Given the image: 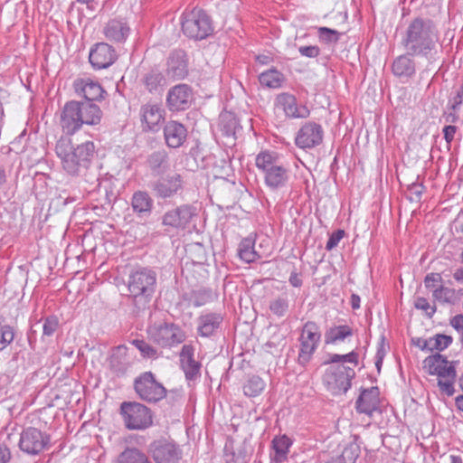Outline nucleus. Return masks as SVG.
I'll list each match as a JSON object with an SVG mask.
<instances>
[{
	"label": "nucleus",
	"mask_w": 463,
	"mask_h": 463,
	"mask_svg": "<svg viewBox=\"0 0 463 463\" xmlns=\"http://www.w3.org/2000/svg\"><path fill=\"white\" fill-rule=\"evenodd\" d=\"M439 31L436 23L427 17L411 19L404 29L401 44L412 56L429 60L436 52Z\"/></svg>",
	"instance_id": "obj_1"
},
{
	"label": "nucleus",
	"mask_w": 463,
	"mask_h": 463,
	"mask_svg": "<svg viewBox=\"0 0 463 463\" xmlns=\"http://www.w3.org/2000/svg\"><path fill=\"white\" fill-rule=\"evenodd\" d=\"M55 151L63 170L68 175L77 176L90 167L94 157L95 146L92 141L73 146L71 139L61 137L56 143Z\"/></svg>",
	"instance_id": "obj_2"
},
{
	"label": "nucleus",
	"mask_w": 463,
	"mask_h": 463,
	"mask_svg": "<svg viewBox=\"0 0 463 463\" xmlns=\"http://www.w3.org/2000/svg\"><path fill=\"white\" fill-rule=\"evenodd\" d=\"M157 276L148 268L132 270L125 282L128 294L137 311L145 310L152 301L156 289Z\"/></svg>",
	"instance_id": "obj_3"
},
{
	"label": "nucleus",
	"mask_w": 463,
	"mask_h": 463,
	"mask_svg": "<svg viewBox=\"0 0 463 463\" xmlns=\"http://www.w3.org/2000/svg\"><path fill=\"white\" fill-rule=\"evenodd\" d=\"M255 165L263 175L264 184L270 191L277 192L288 186L291 170L279 153L270 150L260 152L256 156Z\"/></svg>",
	"instance_id": "obj_4"
},
{
	"label": "nucleus",
	"mask_w": 463,
	"mask_h": 463,
	"mask_svg": "<svg viewBox=\"0 0 463 463\" xmlns=\"http://www.w3.org/2000/svg\"><path fill=\"white\" fill-rule=\"evenodd\" d=\"M423 368L429 374L438 376V386L442 393L447 396H452L455 393L457 373L454 362L449 361L446 356L437 353L424 359Z\"/></svg>",
	"instance_id": "obj_5"
},
{
	"label": "nucleus",
	"mask_w": 463,
	"mask_h": 463,
	"mask_svg": "<svg viewBox=\"0 0 463 463\" xmlns=\"http://www.w3.org/2000/svg\"><path fill=\"white\" fill-rule=\"evenodd\" d=\"M182 31L194 40H203L212 34L213 26L210 16L202 9L194 8L182 14Z\"/></svg>",
	"instance_id": "obj_6"
},
{
	"label": "nucleus",
	"mask_w": 463,
	"mask_h": 463,
	"mask_svg": "<svg viewBox=\"0 0 463 463\" xmlns=\"http://www.w3.org/2000/svg\"><path fill=\"white\" fill-rule=\"evenodd\" d=\"M355 376L354 369L345 364L328 366L323 375L322 381L326 390L333 395L345 393L352 385Z\"/></svg>",
	"instance_id": "obj_7"
},
{
	"label": "nucleus",
	"mask_w": 463,
	"mask_h": 463,
	"mask_svg": "<svg viewBox=\"0 0 463 463\" xmlns=\"http://www.w3.org/2000/svg\"><path fill=\"white\" fill-rule=\"evenodd\" d=\"M148 338L162 347H173L185 340L184 330L174 323H155L147 328Z\"/></svg>",
	"instance_id": "obj_8"
},
{
	"label": "nucleus",
	"mask_w": 463,
	"mask_h": 463,
	"mask_svg": "<svg viewBox=\"0 0 463 463\" xmlns=\"http://www.w3.org/2000/svg\"><path fill=\"white\" fill-rule=\"evenodd\" d=\"M120 413L128 430H145L153 423L150 409L139 402H124L120 406Z\"/></svg>",
	"instance_id": "obj_9"
},
{
	"label": "nucleus",
	"mask_w": 463,
	"mask_h": 463,
	"mask_svg": "<svg viewBox=\"0 0 463 463\" xmlns=\"http://www.w3.org/2000/svg\"><path fill=\"white\" fill-rule=\"evenodd\" d=\"M321 334L318 326L312 321L307 322L301 331L298 338L299 351L298 363L306 366L313 357L314 353L318 347Z\"/></svg>",
	"instance_id": "obj_10"
},
{
	"label": "nucleus",
	"mask_w": 463,
	"mask_h": 463,
	"mask_svg": "<svg viewBox=\"0 0 463 463\" xmlns=\"http://www.w3.org/2000/svg\"><path fill=\"white\" fill-rule=\"evenodd\" d=\"M134 389L138 397L147 402H156L164 399L166 390L156 380L151 372H145L134 381Z\"/></svg>",
	"instance_id": "obj_11"
},
{
	"label": "nucleus",
	"mask_w": 463,
	"mask_h": 463,
	"mask_svg": "<svg viewBox=\"0 0 463 463\" xmlns=\"http://www.w3.org/2000/svg\"><path fill=\"white\" fill-rule=\"evenodd\" d=\"M20 449L28 455H38L50 448V435L39 429L28 427L23 430L19 439Z\"/></svg>",
	"instance_id": "obj_12"
},
{
	"label": "nucleus",
	"mask_w": 463,
	"mask_h": 463,
	"mask_svg": "<svg viewBox=\"0 0 463 463\" xmlns=\"http://www.w3.org/2000/svg\"><path fill=\"white\" fill-rule=\"evenodd\" d=\"M274 109L282 112L288 119L307 118L310 115L308 108L299 104L296 96L289 92H281L275 97Z\"/></svg>",
	"instance_id": "obj_13"
},
{
	"label": "nucleus",
	"mask_w": 463,
	"mask_h": 463,
	"mask_svg": "<svg viewBox=\"0 0 463 463\" xmlns=\"http://www.w3.org/2000/svg\"><path fill=\"white\" fill-rule=\"evenodd\" d=\"M148 454L156 463H178L182 455L176 444L165 439L151 442Z\"/></svg>",
	"instance_id": "obj_14"
},
{
	"label": "nucleus",
	"mask_w": 463,
	"mask_h": 463,
	"mask_svg": "<svg viewBox=\"0 0 463 463\" xmlns=\"http://www.w3.org/2000/svg\"><path fill=\"white\" fill-rule=\"evenodd\" d=\"M324 129L314 121L306 122L296 134L295 145L300 149H312L322 144Z\"/></svg>",
	"instance_id": "obj_15"
},
{
	"label": "nucleus",
	"mask_w": 463,
	"mask_h": 463,
	"mask_svg": "<svg viewBox=\"0 0 463 463\" xmlns=\"http://www.w3.org/2000/svg\"><path fill=\"white\" fill-rule=\"evenodd\" d=\"M60 124L67 135H73L82 127L80 102L71 100L65 103L61 113Z\"/></svg>",
	"instance_id": "obj_16"
},
{
	"label": "nucleus",
	"mask_w": 463,
	"mask_h": 463,
	"mask_svg": "<svg viewBox=\"0 0 463 463\" xmlns=\"http://www.w3.org/2000/svg\"><path fill=\"white\" fill-rule=\"evenodd\" d=\"M194 215L193 206L183 204L165 212L162 216V224L172 229L184 230Z\"/></svg>",
	"instance_id": "obj_17"
},
{
	"label": "nucleus",
	"mask_w": 463,
	"mask_h": 463,
	"mask_svg": "<svg viewBox=\"0 0 463 463\" xmlns=\"http://www.w3.org/2000/svg\"><path fill=\"white\" fill-rule=\"evenodd\" d=\"M152 188L157 198H171L182 192L184 180L181 175L175 173L157 179Z\"/></svg>",
	"instance_id": "obj_18"
},
{
	"label": "nucleus",
	"mask_w": 463,
	"mask_h": 463,
	"mask_svg": "<svg viewBox=\"0 0 463 463\" xmlns=\"http://www.w3.org/2000/svg\"><path fill=\"white\" fill-rule=\"evenodd\" d=\"M193 99V90L189 85L177 84L169 90L166 104L172 111L185 110L191 106Z\"/></svg>",
	"instance_id": "obj_19"
},
{
	"label": "nucleus",
	"mask_w": 463,
	"mask_h": 463,
	"mask_svg": "<svg viewBox=\"0 0 463 463\" xmlns=\"http://www.w3.org/2000/svg\"><path fill=\"white\" fill-rule=\"evenodd\" d=\"M118 59L116 50L106 43H97L90 52L89 60L96 70L111 66Z\"/></svg>",
	"instance_id": "obj_20"
},
{
	"label": "nucleus",
	"mask_w": 463,
	"mask_h": 463,
	"mask_svg": "<svg viewBox=\"0 0 463 463\" xmlns=\"http://www.w3.org/2000/svg\"><path fill=\"white\" fill-rule=\"evenodd\" d=\"M223 322V317L217 312L202 313L196 320L197 334L201 337H211L215 335Z\"/></svg>",
	"instance_id": "obj_21"
},
{
	"label": "nucleus",
	"mask_w": 463,
	"mask_h": 463,
	"mask_svg": "<svg viewBox=\"0 0 463 463\" xmlns=\"http://www.w3.org/2000/svg\"><path fill=\"white\" fill-rule=\"evenodd\" d=\"M195 349L192 345L182 346L179 357L180 366L184 373L186 380L193 381L200 377L201 363L194 360Z\"/></svg>",
	"instance_id": "obj_22"
},
{
	"label": "nucleus",
	"mask_w": 463,
	"mask_h": 463,
	"mask_svg": "<svg viewBox=\"0 0 463 463\" xmlns=\"http://www.w3.org/2000/svg\"><path fill=\"white\" fill-rule=\"evenodd\" d=\"M379 389L371 387L362 391L355 402V408L359 413L372 416L374 411H379Z\"/></svg>",
	"instance_id": "obj_23"
},
{
	"label": "nucleus",
	"mask_w": 463,
	"mask_h": 463,
	"mask_svg": "<svg viewBox=\"0 0 463 463\" xmlns=\"http://www.w3.org/2000/svg\"><path fill=\"white\" fill-rule=\"evenodd\" d=\"M141 116L148 130L157 131L165 121V109L158 104H146L141 108Z\"/></svg>",
	"instance_id": "obj_24"
},
{
	"label": "nucleus",
	"mask_w": 463,
	"mask_h": 463,
	"mask_svg": "<svg viewBox=\"0 0 463 463\" xmlns=\"http://www.w3.org/2000/svg\"><path fill=\"white\" fill-rule=\"evenodd\" d=\"M188 73L186 54L184 51H174L167 59L166 74L173 79H184Z\"/></svg>",
	"instance_id": "obj_25"
},
{
	"label": "nucleus",
	"mask_w": 463,
	"mask_h": 463,
	"mask_svg": "<svg viewBox=\"0 0 463 463\" xmlns=\"http://www.w3.org/2000/svg\"><path fill=\"white\" fill-rule=\"evenodd\" d=\"M164 137L169 147H180L186 139L187 130L184 126L177 121H169L164 128Z\"/></svg>",
	"instance_id": "obj_26"
},
{
	"label": "nucleus",
	"mask_w": 463,
	"mask_h": 463,
	"mask_svg": "<svg viewBox=\"0 0 463 463\" xmlns=\"http://www.w3.org/2000/svg\"><path fill=\"white\" fill-rule=\"evenodd\" d=\"M75 90L78 94L86 99V102L100 100L103 99L105 90L99 82L90 79H80L74 83Z\"/></svg>",
	"instance_id": "obj_27"
},
{
	"label": "nucleus",
	"mask_w": 463,
	"mask_h": 463,
	"mask_svg": "<svg viewBox=\"0 0 463 463\" xmlns=\"http://www.w3.org/2000/svg\"><path fill=\"white\" fill-rule=\"evenodd\" d=\"M415 56L408 52L396 57L392 64V73L399 78H411L416 72Z\"/></svg>",
	"instance_id": "obj_28"
},
{
	"label": "nucleus",
	"mask_w": 463,
	"mask_h": 463,
	"mask_svg": "<svg viewBox=\"0 0 463 463\" xmlns=\"http://www.w3.org/2000/svg\"><path fill=\"white\" fill-rule=\"evenodd\" d=\"M130 33L128 24L122 19H111L103 28L105 37L115 43H123L127 40Z\"/></svg>",
	"instance_id": "obj_29"
},
{
	"label": "nucleus",
	"mask_w": 463,
	"mask_h": 463,
	"mask_svg": "<svg viewBox=\"0 0 463 463\" xmlns=\"http://www.w3.org/2000/svg\"><path fill=\"white\" fill-rule=\"evenodd\" d=\"M153 199L145 191H137L131 198L133 212L140 218L150 216L153 209Z\"/></svg>",
	"instance_id": "obj_30"
},
{
	"label": "nucleus",
	"mask_w": 463,
	"mask_h": 463,
	"mask_svg": "<svg viewBox=\"0 0 463 463\" xmlns=\"http://www.w3.org/2000/svg\"><path fill=\"white\" fill-rule=\"evenodd\" d=\"M127 347L124 345H118L113 349L112 354L109 360V369L117 375H124L128 367L129 363L128 361Z\"/></svg>",
	"instance_id": "obj_31"
},
{
	"label": "nucleus",
	"mask_w": 463,
	"mask_h": 463,
	"mask_svg": "<svg viewBox=\"0 0 463 463\" xmlns=\"http://www.w3.org/2000/svg\"><path fill=\"white\" fill-rule=\"evenodd\" d=\"M292 440L287 435L276 436L271 442L270 459L274 463H284L288 459Z\"/></svg>",
	"instance_id": "obj_32"
},
{
	"label": "nucleus",
	"mask_w": 463,
	"mask_h": 463,
	"mask_svg": "<svg viewBox=\"0 0 463 463\" xmlns=\"http://www.w3.org/2000/svg\"><path fill=\"white\" fill-rule=\"evenodd\" d=\"M216 298V294L209 288H199L183 295V298L195 307L211 303Z\"/></svg>",
	"instance_id": "obj_33"
},
{
	"label": "nucleus",
	"mask_w": 463,
	"mask_h": 463,
	"mask_svg": "<svg viewBox=\"0 0 463 463\" xmlns=\"http://www.w3.org/2000/svg\"><path fill=\"white\" fill-rule=\"evenodd\" d=\"M354 329L348 325H338L329 327L325 332V343L326 345H335L344 342L346 338L353 336Z\"/></svg>",
	"instance_id": "obj_34"
},
{
	"label": "nucleus",
	"mask_w": 463,
	"mask_h": 463,
	"mask_svg": "<svg viewBox=\"0 0 463 463\" xmlns=\"http://www.w3.org/2000/svg\"><path fill=\"white\" fill-rule=\"evenodd\" d=\"M114 463H153L148 456L135 447H127L115 459Z\"/></svg>",
	"instance_id": "obj_35"
},
{
	"label": "nucleus",
	"mask_w": 463,
	"mask_h": 463,
	"mask_svg": "<svg viewBox=\"0 0 463 463\" xmlns=\"http://www.w3.org/2000/svg\"><path fill=\"white\" fill-rule=\"evenodd\" d=\"M80 115L83 125H97L102 118L99 107L91 102H80Z\"/></svg>",
	"instance_id": "obj_36"
},
{
	"label": "nucleus",
	"mask_w": 463,
	"mask_h": 463,
	"mask_svg": "<svg viewBox=\"0 0 463 463\" xmlns=\"http://www.w3.org/2000/svg\"><path fill=\"white\" fill-rule=\"evenodd\" d=\"M238 255L246 263L255 262L261 258V255L255 250L254 241L249 237L240 242Z\"/></svg>",
	"instance_id": "obj_37"
},
{
	"label": "nucleus",
	"mask_w": 463,
	"mask_h": 463,
	"mask_svg": "<svg viewBox=\"0 0 463 463\" xmlns=\"http://www.w3.org/2000/svg\"><path fill=\"white\" fill-rule=\"evenodd\" d=\"M147 165L153 173H165L170 166L167 153L165 150L152 153L147 158Z\"/></svg>",
	"instance_id": "obj_38"
},
{
	"label": "nucleus",
	"mask_w": 463,
	"mask_h": 463,
	"mask_svg": "<svg viewBox=\"0 0 463 463\" xmlns=\"http://www.w3.org/2000/svg\"><path fill=\"white\" fill-rule=\"evenodd\" d=\"M259 80L262 86L278 89L282 86L285 80L284 75L276 69H269L263 71L259 76Z\"/></svg>",
	"instance_id": "obj_39"
},
{
	"label": "nucleus",
	"mask_w": 463,
	"mask_h": 463,
	"mask_svg": "<svg viewBox=\"0 0 463 463\" xmlns=\"http://www.w3.org/2000/svg\"><path fill=\"white\" fill-rule=\"evenodd\" d=\"M269 309L277 317H283L289 309L288 294L283 293L272 298L269 302Z\"/></svg>",
	"instance_id": "obj_40"
},
{
	"label": "nucleus",
	"mask_w": 463,
	"mask_h": 463,
	"mask_svg": "<svg viewBox=\"0 0 463 463\" xmlns=\"http://www.w3.org/2000/svg\"><path fill=\"white\" fill-rule=\"evenodd\" d=\"M360 449L357 444L351 443L345 447L342 453L335 457H333L330 460L326 463H355L359 457Z\"/></svg>",
	"instance_id": "obj_41"
},
{
	"label": "nucleus",
	"mask_w": 463,
	"mask_h": 463,
	"mask_svg": "<svg viewBox=\"0 0 463 463\" xmlns=\"http://www.w3.org/2000/svg\"><path fill=\"white\" fill-rule=\"evenodd\" d=\"M458 297V290L442 285L435 288L432 294L434 300L446 304H454Z\"/></svg>",
	"instance_id": "obj_42"
},
{
	"label": "nucleus",
	"mask_w": 463,
	"mask_h": 463,
	"mask_svg": "<svg viewBox=\"0 0 463 463\" xmlns=\"http://www.w3.org/2000/svg\"><path fill=\"white\" fill-rule=\"evenodd\" d=\"M265 382L257 375L249 377L243 385V392L248 397L259 396L264 390Z\"/></svg>",
	"instance_id": "obj_43"
},
{
	"label": "nucleus",
	"mask_w": 463,
	"mask_h": 463,
	"mask_svg": "<svg viewBox=\"0 0 463 463\" xmlns=\"http://www.w3.org/2000/svg\"><path fill=\"white\" fill-rule=\"evenodd\" d=\"M164 80V76L158 69H152L144 77V84L150 92L157 90Z\"/></svg>",
	"instance_id": "obj_44"
},
{
	"label": "nucleus",
	"mask_w": 463,
	"mask_h": 463,
	"mask_svg": "<svg viewBox=\"0 0 463 463\" xmlns=\"http://www.w3.org/2000/svg\"><path fill=\"white\" fill-rule=\"evenodd\" d=\"M317 35L320 42L325 43H336L342 33L335 29L328 27H318Z\"/></svg>",
	"instance_id": "obj_45"
},
{
	"label": "nucleus",
	"mask_w": 463,
	"mask_h": 463,
	"mask_svg": "<svg viewBox=\"0 0 463 463\" xmlns=\"http://www.w3.org/2000/svg\"><path fill=\"white\" fill-rule=\"evenodd\" d=\"M14 339V328L10 325H0V351L5 349Z\"/></svg>",
	"instance_id": "obj_46"
},
{
	"label": "nucleus",
	"mask_w": 463,
	"mask_h": 463,
	"mask_svg": "<svg viewBox=\"0 0 463 463\" xmlns=\"http://www.w3.org/2000/svg\"><path fill=\"white\" fill-rule=\"evenodd\" d=\"M451 343L452 337L450 335L437 334L433 337H430L431 352L443 351L448 348Z\"/></svg>",
	"instance_id": "obj_47"
},
{
	"label": "nucleus",
	"mask_w": 463,
	"mask_h": 463,
	"mask_svg": "<svg viewBox=\"0 0 463 463\" xmlns=\"http://www.w3.org/2000/svg\"><path fill=\"white\" fill-rule=\"evenodd\" d=\"M131 344L139 350L141 355L145 358H156L157 350L146 343L145 340L135 339Z\"/></svg>",
	"instance_id": "obj_48"
},
{
	"label": "nucleus",
	"mask_w": 463,
	"mask_h": 463,
	"mask_svg": "<svg viewBox=\"0 0 463 463\" xmlns=\"http://www.w3.org/2000/svg\"><path fill=\"white\" fill-rule=\"evenodd\" d=\"M414 307L417 309L422 310L429 317H432L436 312V307L430 305L428 299L422 297L415 298Z\"/></svg>",
	"instance_id": "obj_49"
},
{
	"label": "nucleus",
	"mask_w": 463,
	"mask_h": 463,
	"mask_svg": "<svg viewBox=\"0 0 463 463\" xmlns=\"http://www.w3.org/2000/svg\"><path fill=\"white\" fill-rule=\"evenodd\" d=\"M59 326V319L56 316H49L44 318L43 334L46 336L52 335Z\"/></svg>",
	"instance_id": "obj_50"
},
{
	"label": "nucleus",
	"mask_w": 463,
	"mask_h": 463,
	"mask_svg": "<svg viewBox=\"0 0 463 463\" xmlns=\"http://www.w3.org/2000/svg\"><path fill=\"white\" fill-rule=\"evenodd\" d=\"M442 281V277L439 273H430L424 279V286L426 288L431 290L435 289V288L441 286L440 283Z\"/></svg>",
	"instance_id": "obj_51"
},
{
	"label": "nucleus",
	"mask_w": 463,
	"mask_h": 463,
	"mask_svg": "<svg viewBox=\"0 0 463 463\" xmlns=\"http://www.w3.org/2000/svg\"><path fill=\"white\" fill-rule=\"evenodd\" d=\"M345 236V231L344 230H337L334 232L330 236L329 239L326 244V250H332L335 249L339 241L344 238Z\"/></svg>",
	"instance_id": "obj_52"
},
{
	"label": "nucleus",
	"mask_w": 463,
	"mask_h": 463,
	"mask_svg": "<svg viewBox=\"0 0 463 463\" xmlns=\"http://www.w3.org/2000/svg\"><path fill=\"white\" fill-rule=\"evenodd\" d=\"M298 52L301 56L307 58H317L320 54V49L317 45L300 46Z\"/></svg>",
	"instance_id": "obj_53"
},
{
	"label": "nucleus",
	"mask_w": 463,
	"mask_h": 463,
	"mask_svg": "<svg viewBox=\"0 0 463 463\" xmlns=\"http://www.w3.org/2000/svg\"><path fill=\"white\" fill-rule=\"evenodd\" d=\"M450 109L458 111L463 104V84L457 90L456 94L449 99Z\"/></svg>",
	"instance_id": "obj_54"
},
{
	"label": "nucleus",
	"mask_w": 463,
	"mask_h": 463,
	"mask_svg": "<svg viewBox=\"0 0 463 463\" xmlns=\"http://www.w3.org/2000/svg\"><path fill=\"white\" fill-rule=\"evenodd\" d=\"M450 326L458 333L463 344V315H457L450 319Z\"/></svg>",
	"instance_id": "obj_55"
},
{
	"label": "nucleus",
	"mask_w": 463,
	"mask_h": 463,
	"mask_svg": "<svg viewBox=\"0 0 463 463\" xmlns=\"http://www.w3.org/2000/svg\"><path fill=\"white\" fill-rule=\"evenodd\" d=\"M341 357H342V364H344L345 363H350V364H353L354 366H357L358 365L359 354L354 350L350 352V353H348V354H341Z\"/></svg>",
	"instance_id": "obj_56"
},
{
	"label": "nucleus",
	"mask_w": 463,
	"mask_h": 463,
	"mask_svg": "<svg viewBox=\"0 0 463 463\" xmlns=\"http://www.w3.org/2000/svg\"><path fill=\"white\" fill-rule=\"evenodd\" d=\"M236 121L235 119H231L227 123L222 121L221 128L226 136H232L235 134Z\"/></svg>",
	"instance_id": "obj_57"
},
{
	"label": "nucleus",
	"mask_w": 463,
	"mask_h": 463,
	"mask_svg": "<svg viewBox=\"0 0 463 463\" xmlns=\"http://www.w3.org/2000/svg\"><path fill=\"white\" fill-rule=\"evenodd\" d=\"M456 131H457L456 126L449 125V126L444 127V128H443L444 138L448 144H450L453 141Z\"/></svg>",
	"instance_id": "obj_58"
},
{
	"label": "nucleus",
	"mask_w": 463,
	"mask_h": 463,
	"mask_svg": "<svg viewBox=\"0 0 463 463\" xmlns=\"http://www.w3.org/2000/svg\"><path fill=\"white\" fill-rule=\"evenodd\" d=\"M414 345L422 351H431L430 337V338H417L413 341Z\"/></svg>",
	"instance_id": "obj_59"
},
{
	"label": "nucleus",
	"mask_w": 463,
	"mask_h": 463,
	"mask_svg": "<svg viewBox=\"0 0 463 463\" xmlns=\"http://www.w3.org/2000/svg\"><path fill=\"white\" fill-rule=\"evenodd\" d=\"M11 459V452L5 444H0V463H8Z\"/></svg>",
	"instance_id": "obj_60"
},
{
	"label": "nucleus",
	"mask_w": 463,
	"mask_h": 463,
	"mask_svg": "<svg viewBox=\"0 0 463 463\" xmlns=\"http://www.w3.org/2000/svg\"><path fill=\"white\" fill-rule=\"evenodd\" d=\"M288 281L294 288H299L302 286V279L296 269L290 273Z\"/></svg>",
	"instance_id": "obj_61"
},
{
	"label": "nucleus",
	"mask_w": 463,
	"mask_h": 463,
	"mask_svg": "<svg viewBox=\"0 0 463 463\" xmlns=\"http://www.w3.org/2000/svg\"><path fill=\"white\" fill-rule=\"evenodd\" d=\"M340 364H342V357L341 354H330L328 360L324 362V364H329V366L337 365Z\"/></svg>",
	"instance_id": "obj_62"
},
{
	"label": "nucleus",
	"mask_w": 463,
	"mask_h": 463,
	"mask_svg": "<svg viewBox=\"0 0 463 463\" xmlns=\"http://www.w3.org/2000/svg\"><path fill=\"white\" fill-rule=\"evenodd\" d=\"M256 61L260 64L267 65L272 61V58L269 55L260 54L256 56Z\"/></svg>",
	"instance_id": "obj_63"
},
{
	"label": "nucleus",
	"mask_w": 463,
	"mask_h": 463,
	"mask_svg": "<svg viewBox=\"0 0 463 463\" xmlns=\"http://www.w3.org/2000/svg\"><path fill=\"white\" fill-rule=\"evenodd\" d=\"M453 279L460 283L463 284V268L457 269L453 273Z\"/></svg>",
	"instance_id": "obj_64"
}]
</instances>
